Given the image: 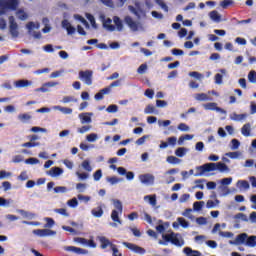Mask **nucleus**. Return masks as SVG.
Listing matches in <instances>:
<instances>
[{"label": "nucleus", "mask_w": 256, "mask_h": 256, "mask_svg": "<svg viewBox=\"0 0 256 256\" xmlns=\"http://www.w3.org/2000/svg\"><path fill=\"white\" fill-rule=\"evenodd\" d=\"M195 171L194 177H203V175L211 173V171H220V173H225V171H229V166L223 162H211L201 166H196Z\"/></svg>", "instance_id": "1"}, {"label": "nucleus", "mask_w": 256, "mask_h": 256, "mask_svg": "<svg viewBox=\"0 0 256 256\" xmlns=\"http://www.w3.org/2000/svg\"><path fill=\"white\" fill-rule=\"evenodd\" d=\"M158 243L159 245L165 246L171 243L172 245H175V247H183V245H185V240L181 234L171 231L168 234H162V240H159Z\"/></svg>", "instance_id": "2"}, {"label": "nucleus", "mask_w": 256, "mask_h": 256, "mask_svg": "<svg viewBox=\"0 0 256 256\" xmlns=\"http://www.w3.org/2000/svg\"><path fill=\"white\" fill-rule=\"evenodd\" d=\"M19 7V0H0V15H5V11H16Z\"/></svg>", "instance_id": "3"}, {"label": "nucleus", "mask_w": 256, "mask_h": 256, "mask_svg": "<svg viewBox=\"0 0 256 256\" xmlns=\"http://www.w3.org/2000/svg\"><path fill=\"white\" fill-rule=\"evenodd\" d=\"M113 205L116 210H112L111 219L114 223H119V225H121L123 222L119 218V213H123V203H121L120 200L114 199Z\"/></svg>", "instance_id": "4"}, {"label": "nucleus", "mask_w": 256, "mask_h": 256, "mask_svg": "<svg viewBox=\"0 0 256 256\" xmlns=\"http://www.w3.org/2000/svg\"><path fill=\"white\" fill-rule=\"evenodd\" d=\"M78 77L85 85H93V70H81Z\"/></svg>", "instance_id": "5"}, {"label": "nucleus", "mask_w": 256, "mask_h": 256, "mask_svg": "<svg viewBox=\"0 0 256 256\" xmlns=\"http://www.w3.org/2000/svg\"><path fill=\"white\" fill-rule=\"evenodd\" d=\"M8 21L10 24L9 31L12 37H19V25H17V22H15V17L9 16Z\"/></svg>", "instance_id": "6"}, {"label": "nucleus", "mask_w": 256, "mask_h": 256, "mask_svg": "<svg viewBox=\"0 0 256 256\" xmlns=\"http://www.w3.org/2000/svg\"><path fill=\"white\" fill-rule=\"evenodd\" d=\"M33 234L37 237H53L57 235V231L51 229H36L33 230Z\"/></svg>", "instance_id": "7"}, {"label": "nucleus", "mask_w": 256, "mask_h": 256, "mask_svg": "<svg viewBox=\"0 0 256 256\" xmlns=\"http://www.w3.org/2000/svg\"><path fill=\"white\" fill-rule=\"evenodd\" d=\"M122 245H124V247H127V249H130V251L138 253V255H145L146 253L145 248L137 246L136 244L123 242Z\"/></svg>", "instance_id": "8"}, {"label": "nucleus", "mask_w": 256, "mask_h": 256, "mask_svg": "<svg viewBox=\"0 0 256 256\" xmlns=\"http://www.w3.org/2000/svg\"><path fill=\"white\" fill-rule=\"evenodd\" d=\"M139 179L144 185H153L155 183V176L153 174H142L139 176Z\"/></svg>", "instance_id": "9"}, {"label": "nucleus", "mask_w": 256, "mask_h": 256, "mask_svg": "<svg viewBox=\"0 0 256 256\" xmlns=\"http://www.w3.org/2000/svg\"><path fill=\"white\" fill-rule=\"evenodd\" d=\"M124 22L128 25L131 31H139V23L134 21L131 16H125Z\"/></svg>", "instance_id": "10"}, {"label": "nucleus", "mask_w": 256, "mask_h": 256, "mask_svg": "<svg viewBox=\"0 0 256 256\" xmlns=\"http://www.w3.org/2000/svg\"><path fill=\"white\" fill-rule=\"evenodd\" d=\"M203 107L206 111H217L218 113H225V110H223L221 107H218L217 103L215 102L204 104Z\"/></svg>", "instance_id": "11"}, {"label": "nucleus", "mask_w": 256, "mask_h": 256, "mask_svg": "<svg viewBox=\"0 0 256 256\" xmlns=\"http://www.w3.org/2000/svg\"><path fill=\"white\" fill-rule=\"evenodd\" d=\"M97 239L100 243L101 249H107V247H110V249H111V247L114 245L113 242H111V240H109L105 236H98Z\"/></svg>", "instance_id": "12"}, {"label": "nucleus", "mask_w": 256, "mask_h": 256, "mask_svg": "<svg viewBox=\"0 0 256 256\" xmlns=\"http://www.w3.org/2000/svg\"><path fill=\"white\" fill-rule=\"evenodd\" d=\"M61 25H62V29H65L68 35L75 34L76 29L71 25L69 20L67 19L62 20Z\"/></svg>", "instance_id": "13"}, {"label": "nucleus", "mask_w": 256, "mask_h": 256, "mask_svg": "<svg viewBox=\"0 0 256 256\" xmlns=\"http://www.w3.org/2000/svg\"><path fill=\"white\" fill-rule=\"evenodd\" d=\"M65 251H68L70 253H75L76 255H87L88 253L87 250L83 248L75 247V246H67L65 248Z\"/></svg>", "instance_id": "14"}, {"label": "nucleus", "mask_w": 256, "mask_h": 256, "mask_svg": "<svg viewBox=\"0 0 256 256\" xmlns=\"http://www.w3.org/2000/svg\"><path fill=\"white\" fill-rule=\"evenodd\" d=\"M48 175H50V177H59V175H63V169L59 167H53L48 171Z\"/></svg>", "instance_id": "15"}, {"label": "nucleus", "mask_w": 256, "mask_h": 256, "mask_svg": "<svg viewBox=\"0 0 256 256\" xmlns=\"http://www.w3.org/2000/svg\"><path fill=\"white\" fill-rule=\"evenodd\" d=\"M91 116H93V113L86 112L79 114V119H81V123H91Z\"/></svg>", "instance_id": "16"}, {"label": "nucleus", "mask_w": 256, "mask_h": 256, "mask_svg": "<svg viewBox=\"0 0 256 256\" xmlns=\"http://www.w3.org/2000/svg\"><path fill=\"white\" fill-rule=\"evenodd\" d=\"M103 207L102 206H98L96 208H93L91 210V214L93 215V217H96L97 219L103 217Z\"/></svg>", "instance_id": "17"}, {"label": "nucleus", "mask_w": 256, "mask_h": 256, "mask_svg": "<svg viewBox=\"0 0 256 256\" xmlns=\"http://www.w3.org/2000/svg\"><path fill=\"white\" fill-rule=\"evenodd\" d=\"M16 17L20 20V21H27V19H29V15L25 12V10L23 9H18L16 11Z\"/></svg>", "instance_id": "18"}, {"label": "nucleus", "mask_w": 256, "mask_h": 256, "mask_svg": "<svg viewBox=\"0 0 256 256\" xmlns=\"http://www.w3.org/2000/svg\"><path fill=\"white\" fill-rule=\"evenodd\" d=\"M209 17L215 23H221V15L219 14V12H217V10L211 11L209 13Z\"/></svg>", "instance_id": "19"}, {"label": "nucleus", "mask_w": 256, "mask_h": 256, "mask_svg": "<svg viewBox=\"0 0 256 256\" xmlns=\"http://www.w3.org/2000/svg\"><path fill=\"white\" fill-rule=\"evenodd\" d=\"M108 93H109V88H103L98 93L95 94L94 99H96V101H101L104 95H108Z\"/></svg>", "instance_id": "20"}, {"label": "nucleus", "mask_w": 256, "mask_h": 256, "mask_svg": "<svg viewBox=\"0 0 256 256\" xmlns=\"http://www.w3.org/2000/svg\"><path fill=\"white\" fill-rule=\"evenodd\" d=\"M196 101H213V98L211 96L205 94V93H198L195 95Z\"/></svg>", "instance_id": "21"}, {"label": "nucleus", "mask_w": 256, "mask_h": 256, "mask_svg": "<svg viewBox=\"0 0 256 256\" xmlns=\"http://www.w3.org/2000/svg\"><path fill=\"white\" fill-rule=\"evenodd\" d=\"M249 115L247 113L244 114H237V113H232L230 115V119H233L234 121H243V119H247Z\"/></svg>", "instance_id": "22"}, {"label": "nucleus", "mask_w": 256, "mask_h": 256, "mask_svg": "<svg viewBox=\"0 0 256 256\" xmlns=\"http://www.w3.org/2000/svg\"><path fill=\"white\" fill-rule=\"evenodd\" d=\"M237 187L240 189V190H244V191H247L250 187L249 185V181L247 180H239L237 182Z\"/></svg>", "instance_id": "23"}, {"label": "nucleus", "mask_w": 256, "mask_h": 256, "mask_svg": "<svg viewBox=\"0 0 256 256\" xmlns=\"http://www.w3.org/2000/svg\"><path fill=\"white\" fill-rule=\"evenodd\" d=\"M183 251H184L185 255H187V256H201V252H199L197 250H193L189 247L184 248Z\"/></svg>", "instance_id": "24"}, {"label": "nucleus", "mask_w": 256, "mask_h": 256, "mask_svg": "<svg viewBox=\"0 0 256 256\" xmlns=\"http://www.w3.org/2000/svg\"><path fill=\"white\" fill-rule=\"evenodd\" d=\"M241 133L244 137H249L251 135V124L247 123L241 128Z\"/></svg>", "instance_id": "25"}, {"label": "nucleus", "mask_w": 256, "mask_h": 256, "mask_svg": "<svg viewBox=\"0 0 256 256\" xmlns=\"http://www.w3.org/2000/svg\"><path fill=\"white\" fill-rule=\"evenodd\" d=\"M18 119L22 121V123H29L31 121L32 116L30 114L24 113V114H19Z\"/></svg>", "instance_id": "26"}, {"label": "nucleus", "mask_w": 256, "mask_h": 256, "mask_svg": "<svg viewBox=\"0 0 256 256\" xmlns=\"http://www.w3.org/2000/svg\"><path fill=\"white\" fill-rule=\"evenodd\" d=\"M113 21L116 25L117 30L123 31V21H121V18H119L118 16H114Z\"/></svg>", "instance_id": "27"}, {"label": "nucleus", "mask_w": 256, "mask_h": 256, "mask_svg": "<svg viewBox=\"0 0 256 256\" xmlns=\"http://www.w3.org/2000/svg\"><path fill=\"white\" fill-rule=\"evenodd\" d=\"M30 83L31 82L29 80H18L15 82V86L21 89L23 87H29Z\"/></svg>", "instance_id": "28"}, {"label": "nucleus", "mask_w": 256, "mask_h": 256, "mask_svg": "<svg viewBox=\"0 0 256 256\" xmlns=\"http://www.w3.org/2000/svg\"><path fill=\"white\" fill-rule=\"evenodd\" d=\"M245 244L247 247H256V236H249Z\"/></svg>", "instance_id": "29"}, {"label": "nucleus", "mask_w": 256, "mask_h": 256, "mask_svg": "<svg viewBox=\"0 0 256 256\" xmlns=\"http://www.w3.org/2000/svg\"><path fill=\"white\" fill-rule=\"evenodd\" d=\"M144 113L146 115H153V113H157V110L155 109V106H153V104H149L148 106H146V108L144 109Z\"/></svg>", "instance_id": "30"}, {"label": "nucleus", "mask_w": 256, "mask_h": 256, "mask_svg": "<svg viewBox=\"0 0 256 256\" xmlns=\"http://www.w3.org/2000/svg\"><path fill=\"white\" fill-rule=\"evenodd\" d=\"M166 161L167 163H170V165H178V163H181V159L175 156H168Z\"/></svg>", "instance_id": "31"}, {"label": "nucleus", "mask_w": 256, "mask_h": 256, "mask_svg": "<svg viewBox=\"0 0 256 256\" xmlns=\"http://www.w3.org/2000/svg\"><path fill=\"white\" fill-rule=\"evenodd\" d=\"M147 199H148L149 203L152 205V207H155V205H157V196L147 195L144 197V200L147 201Z\"/></svg>", "instance_id": "32"}, {"label": "nucleus", "mask_w": 256, "mask_h": 256, "mask_svg": "<svg viewBox=\"0 0 256 256\" xmlns=\"http://www.w3.org/2000/svg\"><path fill=\"white\" fill-rule=\"evenodd\" d=\"M20 215H22V217H25L26 219H33L35 218V213L32 212H28L25 210H19Z\"/></svg>", "instance_id": "33"}, {"label": "nucleus", "mask_w": 256, "mask_h": 256, "mask_svg": "<svg viewBox=\"0 0 256 256\" xmlns=\"http://www.w3.org/2000/svg\"><path fill=\"white\" fill-rule=\"evenodd\" d=\"M56 109L61 111L64 115H71V113H73V109L67 107L56 106Z\"/></svg>", "instance_id": "34"}, {"label": "nucleus", "mask_w": 256, "mask_h": 256, "mask_svg": "<svg viewBox=\"0 0 256 256\" xmlns=\"http://www.w3.org/2000/svg\"><path fill=\"white\" fill-rule=\"evenodd\" d=\"M155 3L163 9L166 13H169V6L163 0H155Z\"/></svg>", "instance_id": "35"}, {"label": "nucleus", "mask_w": 256, "mask_h": 256, "mask_svg": "<svg viewBox=\"0 0 256 256\" xmlns=\"http://www.w3.org/2000/svg\"><path fill=\"white\" fill-rule=\"evenodd\" d=\"M44 221H46V224L44 225L45 229H51V227L55 225V220H53V218L46 217L44 218Z\"/></svg>", "instance_id": "36"}, {"label": "nucleus", "mask_w": 256, "mask_h": 256, "mask_svg": "<svg viewBox=\"0 0 256 256\" xmlns=\"http://www.w3.org/2000/svg\"><path fill=\"white\" fill-rule=\"evenodd\" d=\"M106 181H108V183H110V185H117V183H120V181H122V179L118 178L117 176H112V177H108L106 179Z\"/></svg>", "instance_id": "37"}, {"label": "nucleus", "mask_w": 256, "mask_h": 256, "mask_svg": "<svg viewBox=\"0 0 256 256\" xmlns=\"http://www.w3.org/2000/svg\"><path fill=\"white\" fill-rule=\"evenodd\" d=\"M205 205L204 201H197L193 203V209L194 211H201L203 209V206Z\"/></svg>", "instance_id": "38"}, {"label": "nucleus", "mask_w": 256, "mask_h": 256, "mask_svg": "<svg viewBox=\"0 0 256 256\" xmlns=\"http://www.w3.org/2000/svg\"><path fill=\"white\" fill-rule=\"evenodd\" d=\"M186 153H187V148H183V147H180L175 151L176 157H185Z\"/></svg>", "instance_id": "39"}, {"label": "nucleus", "mask_w": 256, "mask_h": 256, "mask_svg": "<svg viewBox=\"0 0 256 256\" xmlns=\"http://www.w3.org/2000/svg\"><path fill=\"white\" fill-rule=\"evenodd\" d=\"M177 221H178L179 225H181L183 227V229H187V227H189V221L185 220V218L178 217Z\"/></svg>", "instance_id": "40"}, {"label": "nucleus", "mask_w": 256, "mask_h": 256, "mask_svg": "<svg viewBox=\"0 0 256 256\" xmlns=\"http://www.w3.org/2000/svg\"><path fill=\"white\" fill-rule=\"evenodd\" d=\"M233 3H235L233 0H222L220 2V7H222V9H227L230 5H233Z\"/></svg>", "instance_id": "41"}, {"label": "nucleus", "mask_w": 256, "mask_h": 256, "mask_svg": "<svg viewBox=\"0 0 256 256\" xmlns=\"http://www.w3.org/2000/svg\"><path fill=\"white\" fill-rule=\"evenodd\" d=\"M247 233H242L236 237V243H245L247 241Z\"/></svg>", "instance_id": "42"}, {"label": "nucleus", "mask_w": 256, "mask_h": 256, "mask_svg": "<svg viewBox=\"0 0 256 256\" xmlns=\"http://www.w3.org/2000/svg\"><path fill=\"white\" fill-rule=\"evenodd\" d=\"M193 209L191 208H187L183 213V217H188V219H191V221H193V219H195V216H193L192 213Z\"/></svg>", "instance_id": "43"}, {"label": "nucleus", "mask_w": 256, "mask_h": 256, "mask_svg": "<svg viewBox=\"0 0 256 256\" xmlns=\"http://www.w3.org/2000/svg\"><path fill=\"white\" fill-rule=\"evenodd\" d=\"M107 113H117L119 111V106L112 104L109 105L106 109Z\"/></svg>", "instance_id": "44"}, {"label": "nucleus", "mask_w": 256, "mask_h": 256, "mask_svg": "<svg viewBox=\"0 0 256 256\" xmlns=\"http://www.w3.org/2000/svg\"><path fill=\"white\" fill-rule=\"evenodd\" d=\"M248 81L250 83H256V71L251 70L248 74Z\"/></svg>", "instance_id": "45"}, {"label": "nucleus", "mask_w": 256, "mask_h": 256, "mask_svg": "<svg viewBox=\"0 0 256 256\" xmlns=\"http://www.w3.org/2000/svg\"><path fill=\"white\" fill-rule=\"evenodd\" d=\"M113 87H121V79L112 82L109 86L106 87V89H109V93H111V89Z\"/></svg>", "instance_id": "46"}, {"label": "nucleus", "mask_w": 256, "mask_h": 256, "mask_svg": "<svg viewBox=\"0 0 256 256\" xmlns=\"http://www.w3.org/2000/svg\"><path fill=\"white\" fill-rule=\"evenodd\" d=\"M82 167H83V169H85V171H88V172L93 171V168L91 167V164L89 163L88 160H84L82 162Z\"/></svg>", "instance_id": "47"}, {"label": "nucleus", "mask_w": 256, "mask_h": 256, "mask_svg": "<svg viewBox=\"0 0 256 256\" xmlns=\"http://www.w3.org/2000/svg\"><path fill=\"white\" fill-rule=\"evenodd\" d=\"M71 102L77 103V98H74L73 96H65L62 99V103H71Z\"/></svg>", "instance_id": "48"}, {"label": "nucleus", "mask_w": 256, "mask_h": 256, "mask_svg": "<svg viewBox=\"0 0 256 256\" xmlns=\"http://www.w3.org/2000/svg\"><path fill=\"white\" fill-rule=\"evenodd\" d=\"M112 256H123L121 252H119V248H117V245H113L111 248Z\"/></svg>", "instance_id": "49"}, {"label": "nucleus", "mask_w": 256, "mask_h": 256, "mask_svg": "<svg viewBox=\"0 0 256 256\" xmlns=\"http://www.w3.org/2000/svg\"><path fill=\"white\" fill-rule=\"evenodd\" d=\"M94 181H100L101 178L103 177V171L101 169L97 170L94 174Z\"/></svg>", "instance_id": "50"}, {"label": "nucleus", "mask_w": 256, "mask_h": 256, "mask_svg": "<svg viewBox=\"0 0 256 256\" xmlns=\"http://www.w3.org/2000/svg\"><path fill=\"white\" fill-rule=\"evenodd\" d=\"M55 213H59V215H63L64 217H69V213H67V209L58 208L54 210Z\"/></svg>", "instance_id": "51"}, {"label": "nucleus", "mask_w": 256, "mask_h": 256, "mask_svg": "<svg viewBox=\"0 0 256 256\" xmlns=\"http://www.w3.org/2000/svg\"><path fill=\"white\" fill-rule=\"evenodd\" d=\"M231 143H232V146H231L232 151H235L241 145V142H239V140L237 139H232Z\"/></svg>", "instance_id": "52"}, {"label": "nucleus", "mask_w": 256, "mask_h": 256, "mask_svg": "<svg viewBox=\"0 0 256 256\" xmlns=\"http://www.w3.org/2000/svg\"><path fill=\"white\" fill-rule=\"evenodd\" d=\"M54 193H67V187H65V186H56L54 188Z\"/></svg>", "instance_id": "53"}, {"label": "nucleus", "mask_w": 256, "mask_h": 256, "mask_svg": "<svg viewBox=\"0 0 256 256\" xmlns=\"http://www.w3.org/2000/svg\"><path fill=\"white\" fill-rule=\"evenodd\" d=\"M39 142H26L21 145V147H39Z\"/></svg>", "instance_id": "54"}, {"label": "nucleus", "mask_w": 256, "mask_h": 256, "mask_svg": "<svg viewBox=\"0 0 256 256\" xmlns=\"http://www.w3.org/2000/svg\"><path fill=\"white\" fill-rule=\"evenodd\" d=\"M76 189L79 191V193H83L85 189H87V184L78 183L76 184Z\"/></svg>", "instance_id": "55"}, {"label": "nucleus", "mask_w": 256, "mask_h": 256, "mask_svg": "<svg viewBox=\"0 0 256 256\" xmlns=\"http://www.w3.org/2000/svg\"><path fill=\"white\" fill-rule=\"evenodd\" d=\"M25 163L27 165H37V163H39V159L37 158H28L25 160Z\"/></svg>", "instance_id": "56"}, {"label": "nucleus", "mask_w": 256, "mask_h": 256, "mask_svg": "<svg viewBox=\"0 0 256 256\" xmlns=\"http://www.w3.org/2000/svg\"><path fill=\"white\" fill-rule=\"evenodd\" d=\"M146 71H147V64H141L137 69V73H139V75H143V73H145Z\"/></svg>", "instance_id": "57"}, {"label": "nucleus", "mask_w": 256, "mask_h": 256, "mask_svg": "<svg viewBox=\"0 0 256 256\" xmlns=\"http://www.w3.org/2000/svg\"><path fill=\"white\" fill-rule=\"evenodd\" d=\"M87 131H91V125L82 126L81 128H78V133H87Z\"/></svg>", "instance_id": "58"}, {"label": "nucleus", "mask_w": 256, "mask_h": 256, "mask_svg": "<svg viewBox=\"0 0 256 256\" xmlns=\"http://www.w3.org/2000/svg\"><path fill=\"white\" fill-rule=\"evenodd\" d=\"M69 205V207H77V205H79V201H77V198H72L68 201L67 203Z\"/></svg>", "instance_id": "59"}, {"label": "nucleus", "mask_w": 256, "mask_h": 256, "mask_svg": "<svg viewBox=\"0 0 256 256\" xmlns=\"http://www.w3.org/2000/svg\"><path fill=\"white\" fill-rule=\"evenodd\" d=\"M86 139H87V141H89V143H93L94 141H97V134H95V133L89 134L86 137Z\"/></svg>", "instance_id": "60"}, {"label": "nucleus", "mask_w": 256, "mask_h": 256, "mask_svg": "<svg viewBox=\"0 0 256 256\" xmlns=\"http://www.w3.org/2000/svg\"><path fill=\"white\" fill-rule=\"evenodd\" d=\"M241 155L239 152H228L226 153V157H229L230 159H237Z\"/></svg>", "instance_id": "61"}, {"label": "nucleus", "mask_w": 256, "mask_h": 256, "mask_svg": "<svg viewBox=\"0 0 256 256\" xmlns=\"http://www.w3.org/2000/svg\"><path fill=\"white\" fill-rule=\"evenodd\" d=\"M219 235H220V237H225L227 239H230L231 237H233V233L232 232L220 231Z\"/></svg>", "instance_id": "62"}, {"label": "nucleus", "mask_w": 256, "mask_h": 256, "mask_svg": "<svg viewBox=\"0 0 256 256\" xmlns=\"http://www.w3.org/2000/svg\"><path fill=\"white\" fill-rule=\"evenodd\" d=\"M63 163L67 169H73V162L69 159L63 160Z\"/></svg>", "instance_id": "63"}, {"label": "nucleus", "mask_w": 256, "mask_h": 256, "mask_svg": "<svg viewBox=\"0 0 256 256\" xmlns=\"http://www.w3.org/2000/svg\"><path fill=\"white\" fill-rule=\"evenodd\" d=\"M178 129H179V131H189V127L185 123H180L178 125Z\"/></svg>", "instance_id": "64"}]
</instances>
